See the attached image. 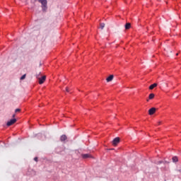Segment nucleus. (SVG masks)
<instances>
[{"instance_id":"obj_6","label":"nucleus","mask_w":181,"mask_h":181,"mask_svg":"<svg viewBox=\"0 0 181 181\" xmlns=\"http://www.w3.org/2000/svg\"><path fill=\"white\" fill-rule=\"evenodd\" d=\"M113 78H114V75H110V76H109L106 78V81H107V83H110V81H112Z\"/></svg>"},{"instance_id":"obj_12","label":"nucleus","mask_w":181,"mask_h":181,"mask_svg":"<svg viewBox=\"0 0 181 181\" xmlns=\"http://www.w3.org/2000/svg\"><path fill=\"white\" fill-rule=\"evenodd\" d=\"M155 97V94L151 93L148 96L149 100H152Z\"/></svg>"},{"instance_id":"obj_5","label":"nucleus","mask_w":181,"mask_h":181,"mask_svg":"<svg viewBox=\"0 0 181 181\" xmlns=\"http://www.w3.org/2000/svg\"><path fill=\"white\" fill-rule=\"evenodd\" d=\"M154 112H156V108L151 107L150 110H148L149 115H153Z\"/></svg>"},{"instance_id":"obj_2","label":"nucleus","mask_w":181,"mask_h":181,"mask_svg":"<svg viewBox=\"0 0 181 181\" xmlns=\"http://www.w3.org/2000/svg\"><path fill=\"white\" fill-rule=\"evenodd\" d=\"M16 122V119H11L9 121L7 122L6 125L7 127H11V125H13Z\"/></svg>"},{"instance_id":"obj_7","label":"nucleus","mask_w":181,"mask_h":181,"mask_svg":"<svg viewBox=\"0 0 181 181\" xmlns=\"http://www.w3.org/2000/svg\"><path fill=\"white\" fill-rule=\"evenodd\" d=\"M81 156L83 159H88V158H91V156L88 153L81 154Z\"/></svg>"},{"instance_id":"obj_15","label":"nucleus","mask_w":181,"mask_h":181,"mask_svg":"<svg viewBox=\"0 0 181 181\" xmlns=\"http://www.w3.org/2000/svg\"><path fill=\"white\" fill-rule=\"evenodd\" d=\"M20 111H21V109H18V108L15 110V112H20Z\"/></svg>"},{"instance_id":"obj_11","label":"nucleus","mask_w":181,"mask_h":181,"mask_svg":"<svg viewBox=\"0 0 181 181\" xmlns=\"http://www.w3.org/2000/svg\"><path fill=\"white\" fill-rule=\"evenodd\" d=\"M178 160H179V159L177 158V157H176V156L173 157V162L176 163Z\"/></svg>"},{"instance_id":"obj_8","label":"nucleus","mask_w":181,"mask_h":181,"mask_svg":"<svg viewBox=\"0 0 181 181\" xmlns=\"http://www.w3.org/2000/svg\"><path fill=\"white\" fill-rule=\"evenodd\" d=\"M66 139H67V136H66L65 134H63L62 136H61L60 141L62 142H64V141H66Z\"/></svg>"},{"instance_id":"obj_1","label":"nucleus","mask_w":181,"mask_h":181,"mask_svg":"<svg viewBox=\"0 0 181 181\" xmlns=\"http://www.w3.org/2000/svg\"><path fill=\"white\" fill-rule=\"evenodd\" d=\"M38 2L41 4L43 12L47 11V0H38Z\"/></svg>"},{"instance_id":"obj_14","label":"nucleus","mask_w":181,"mask_h":181,"mask_svg":"<svg viewBox=\"0 0 181 181\" xmlns=\"http://www.w3.org/2000/svg\"><path fill=\"white\" fill-rule=\"evenodd\" d=\"M25 78H26V74H24L21 77V80H25Z\"/></svg>"},{"instance_id":"obj_13","label":"nucleus","mask_w":181,"mask_h":181,"mask_svg":"<svg viewBox=\"0 0 181 181\" xmlns=\"http://www.w3.org/2000/svg\"><path fill=\"white\" fill-rule=\"evenodd\" d=\"M104 28H105V23H100V29H104Z\"/></svg>"},{"instance_id":"obj_16","label":"nucleus","mask_w":181,"mask_h":181,"mask_svg":"<svg viewBox=\"0 0 181 181\" xmlns=\"http://www.w3.org/2000/svg\"><path fill=\"white\" fill-rule=\"evenodd\" d=\"M160 163H163V161L160 160V161H158V162L157 163L158 165H160Z\"/></svg>"},{"instance_id":"obj_19","label":"nucleus","mask_w":181,"mask_h":181,"mask_svg":"<svg viewBox=\"0 0 181 181\" xmlns=\"http://www.w3.org/2000/svg\"><path fill=\"white\" fill-rule=\"evenodd\" d=\"M15 117H16V115L15 114L13 115V118H15Z\"/></svg>"},{"instance_id":"obj_9","label":"nucleus","mask_w":181,"mask_h":181,"mask_svg":"<svg viewBox=\"0 0 181 181\" xmlns=\"http://www.w3.org/2000/svg\"><path fill=\"white\" fill-rule=\"evenodd\" d=\"M155 87H158V83H153L149 86V90H153Z\"/></svg>"},{"instance_id":"obj_4","label":"nucleus","mask_w":181,"mask_h":181,"mask_svg":"<svg viewBox=\"0 0 181 181\" xmlns=\"http://www.w3.org/2000/svg\"><path fill=\"white\" fill-rule=\"evenodd\" d=\"M119 137H115L112 141V145H118L119 144Z\"/></svg>"},{"instance_id":"obj_18","label":"nucleus","mask_w":181,"mask_h":181,"mask_svg":"<svg viewBox=\"0 0 181 181\" xmlns=\"http://www.w3.org/2000/svg\"><path fill=\"white\" fill-rule=\"evenodd\" d=\"M66 93H69V88H66Z\"/></svg>"},{"instance_id":"obj_10","label":"nucleus","mask_w":181,"mask_h":181,"mask_svg":"<svg viewBox=\"0 0 181 181\" xmlns=\"http://www.w3.org/2000/svg\"><path fill=\"white\" fill-rule=\"evenodd\" d=\"M124 28L126 30L130 29L131 28V23H127L124 25Z\"/></svg>"},{"instance_id":"obj_17","label":"nucleus","mask_w":181,"mask_h":181,"mask_svg":"<svg viewBox=\"0 0 181 181\" xmlns=\"http://www.w3.org/2000/svg\"><path fill=\"white\" fill-rule=\"evenodd\" d=\"M34 160H35V162H37V157L34 158Z\"/></svg>"},{"instance_id":"obj_3","label":"nucleus","mask_w":181,"mask_h":181,"mask_svg":"<svg viewBox=\"0 0 181 181\" xmlns=\"http://www.w3.org/2000/svg\"><path fill=\"white\" fill-rule=\"evenodd\" d=\"M39 84H43L46 81V76H43L41 78H38Z\"/></svg>"}]
</instances>
